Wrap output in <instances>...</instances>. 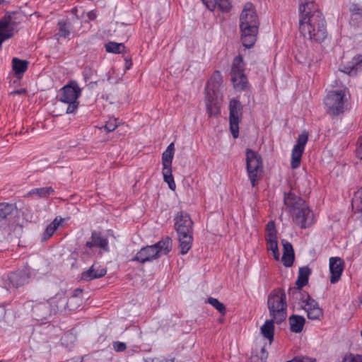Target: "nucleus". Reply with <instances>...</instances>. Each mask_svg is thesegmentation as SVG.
<instances>
[{"label":"nucleus","mask_w":362,"mask_h":362,"mask_svg":"<svg viewBox=\"0 0 362 362\" xmlns=\"http://www.w3.org/2000/svg\"><path fill=\"white\" fill-rule=\"evenodd\" d=\"M299 31L303 37L317 43L327 37V23L315 3L312 0H300L298 6Z\"/></svg>","instance_id":"f257e3e1"},{"label":"nucleus","mask_w":362,"mask_h":362,"mask_svg":"<svg viewBox=\"0 0 362 362\" xmlns=\"http://www.w3.org/2000/svg\"><path fill=\"white\" fill-rule=\"evenodd\" d=\"M240 39L246 48L252 47L259 31V21L255 6L251 2L245 4L239 18Z\"/></svg>","instance_id":"f03ea898"},{"label":"nucleus","mask_w":362,"mask_h":362,"mask_svg":"<svg viewBox=\"0 0 362 362\" xmlns=\"http://www.w3.org/2000/svg\"><path fill=\"white\" fill-rule=\"evenodd\" d=\"M175 230L177 233L180 253L185 255L191 249L193 242V221L185 211L177 212L174 218Z\"/></svg>","instance_id":"7ed1b4c3"},{"label":"nucleus","mask_w":362,"mask_h":362,"mask_svg":"<svg viewBox=\"0 0 362 362\" xmlns=\"http://www.w3.org/2000/svg\"><path fill=\"white\" fill-rule=\"evenodd\" d=\"M172 249V239L169 237L160 240L154 245L142 247L131 259L144 264L160 257L162 255H168Z\"/></svg>","instance_id":"20e7f679"},{"label":"nucleus","mask_w":362,"mask_h":362,"mask_svg":"<svg viewBox=\"0 0 362 362\" xmlns=\"http://www.w3.org/2000/svg\"><path fill=\"white\" fill-rule=\"evenodd\" d=\"M267 308L269 315L276 320V324H281L287 317L286 296L281 288L272 290L267 297Z\"/></svg>","instance_id":"39448f33"},{"label":"nucleus","mask_w":362,"mask_h":362,"mask_svg":"<svg viewBox=\"0 0 362 362\" xmlns=\"http://www.w3.org/2000/svg\"><path fill=\"white\" fill-rule=\"evenodd\" d=\"M81 89L76 81H71L63 86L57 95L59 100L63 103L68 104L66 110V114L74 113L79 105L78 98L81 96Z\"/></svg>","instance_id":"423d86ee"},{"label":"nucleus","mask_w":362,"mask_h":362,"mask_svg":"<svg viewBox=\"0 0 362 362\" xmlns=\"http://www.w3.org/2000/svg\"><path fill=\"white\" fill-rule=\"evenodd\" d=\"M326 112L332 118L345 112V94L342 90L329 91L324 99Z\"/></svg>","instance_id":"0eeeda50"},{"label":"nucleus","mask_w":362,"mask_h":362,"mask_svg":"<svg viewBox=\"0 0 362 362\" xmlns=\"http://www.w3.org/2000/svg\"><path fill=\"white\" fill-rule=\"evenodd\" d=\"M246 169L252 187L257 185V180L263 170L262 156L255 151L247 148L245 151Z\"/></svg>","instance_id":"6e6552de"},{"label":"nucleus","mask_w":362,"mask_h":362,"mask_svg":"<svg viewBox=\"0 0 362 362\" xmlns=\"http://www.w3.org/2000/svg\"><path fill=\"white\" fill-rule=\"evenodd\" d=\"M47 303L52 315H56L67 310H74L77 308L76 305L69 304V300L63 291H60L54 296L49 298Z\"/></svg>","instance_id":"1a4fd4ad"},{"label":"nucleus","mask_w":362,"mask_h":362,"mask_svg":"<svg viewBox=\"0 0 362 362\" xmlns=\"http://www.w3.org/2000/svg\"><path fill=\"white\" fill-rule=\"evenodd\" d=\"M229 124L233 138L239 136L240 117L243 114V106L237 99H232L229 103Z\"/></svg>","instance_id":"9d476101"},{"label":"nucleus","mask_w":362,"mask_h":362,"mask_svg":"<svg viewBox=\"0 0 362 362\" xmlns=\"http://www.w3.org/2000/svg\"><path fill=\"white\" fill-rule=\"evenodd\" d=\"M293 221L301 228H306L311 226L314 223V214L307 206L306 203L302 206L291 212Z\"/></svg>","instance_id":"9b49d317"},{"label":"nucleus","mask_w":362,"mask_h":362,"mask_svg":"<svg viewBox=\"0 0 362 362\" xmlns=\"http://www.w3.org/2000/svg\"><path fill=\"white\" fill-rule=\"evenodd\" d=\"M21 17L18 12H7L0 20V31L3 33H10L13 37L14 29L20 23Z\"/></svg>","instance_id":"f8f14e48"},{"label":"nucleus","mask_w":362,"mask_h":362,"mask_svg":"<svg viewBox=\"0 0 362 362\" xmlns=\"http://www.w3.org/2000/svg\"><path fill=\"white\" fill-rule=\"evenodd\" d=\"M266 229L267 232V235L266 238L267 249L269 250H272L274 259L276 260H279V252L276 235L277 232L274 222L273 221H270L267 223Z\"/></svg>","instance_id":"ddd939ff"},{"label":"nucleus","mask_w":362,"mask_h":362,"mask_svg":"<svg viewBox=\"0 0 362 362\" xmlns=\"http://www.w3.org/2000/svg\"><path fill=\"white\" fill-rule=\"evenodd\" d=\"M311 269L307 266L299 269L298 276L296 281L297 287L289 288L288 294L290 296L294 297L295 296L303 295L301 293L302 288L308 283L309 276L311 274Z\"/></svg>","instance_id":"4468645a"},{"label":"nucleus","mask_w":362,"mask_h":362,"mask_svg":"<svg viewBox=\"0 0 362 362\" xmlns=\"http://www.w3.org/2000/svg\"><path fill=\"white\" fill-rule=\"evenodd\" d=\"M329 272H330V283L334 284L337 283L344 269V262L339 257H332L329 258Z\"/></svg>","instance_id":"2eb2a0df"},{"label":"nucleus","mask_w":362,"mask_h":362,"mask_svg":"<svg viewBox=\"0 0 362 362\" xmlns=\"http://www.w3.org/2000/svg\"><path fill=\"white\" fill-rule=\"evenodd\" d=\"M109 243L107 238L101 232L93 230L91 233L90 240L87 241L86 246L88 248L98 247L105 252L109 251Z\"/></svg>","instance_id":"dca6fc26"},{"label":"nucleus","mask_w":362,"mask_h":362,"mask_svg":"<svg viewBox=\"0 0 362 362\" xmlns=\"http://www.w3.org/2000/svg\"><path fill=\"white\" fill-rule=\"evenodd\" d=\"M106 273V268L93 264L88 270L81 273V279L83 281H90L104 276Z\"/></svg>","instance_id":"f3484780"},{"label":"nucleus","mask_w":362,"mask_h":362,"mask_svg":"<svg viewBox=\"0 0 362 362\" xmlns=\"http://www.w3.org/2000/svg\"><path fill=\"white\" fill-rule=\"evenodd\" d=\"M362 71V54L354 56L352 59L344 65L341 71L349 75L355 76L358 71Z\"/></svg>","instance_id":"a211bd4d"},{"label":"nucleus","mask_w":362,"mask_h":362,"mask_svg":"<svg viewBox=\"0 0 362 362\" xmlns=\"http://www.w3.org/2000/svg\"><path fill=\"white\" fill-rule=\"evenodd\" d=\"M284 202L289 208L290 213L296 211L297 209L305 204L304 199L291 191L284 193Z\"/></svg>","instance_id":"6ab92c4d"},{"label":"nucleus","mask_w":362,"mask_h":362,"mask_svg":"<svg viewBox=\"0 0 362 362\" xmlns=\"http://www.w3.org/2000/svg\"><path fill=\"white\" fill-rule=\"evenodd\" d=\"M222 83L223 78L220 71H215L206 83V93L218 94Z\"/></svg>","instance_id":"aec40b11"},{"label":"nucleus","mask_w":362,"mask_h":362,"mask_svg":"<svg viewBox=\"0 0 362 362\" xmlns=\"http://www.w3.org/2000/svg\"><path fill=\"white\" fill-rule=\"evenodd\" d=\"M218 94L206 93V107L209 117H217L220 114Z\"/></svg>","instance_id":"412c9836"},{"label":"nucleus","mask_w":362,"mask_h":362,"mask_svg":"<svg viewBox=\"0 0 362 362\" xmlns=\"http://www.w3.org/2000/svg\"><path fill=\"white\" fill-rule=\"evenodd\" d=\"M202 1L211 11H214L216 6L223 13H228L231 9L230 0H204Z\"/></svg>","instance_id":"4be33fe9"},{"label":"nucleus","mask_w":362,"mask_h":362,"mask_svg":"<svg viewBox=\"0 0 362 362\" xmlns=\"http://www.w3.org/2000/svg\"><path fill=\"white\" fill-rule=\"evenodd\" d=\"M32 312L38 320H46L52 315L47 301L46 303H36L33 306Z\"/></svg>","instance_id":"5701e85b"},{"label":"nucleus","mask_w":362,"mask_h":362,"mask_svg":"<svg viewBox=\"0 0 362 362\" xmlns=\"http://www.w3.org/2000/svg\"><path fill=\"white\" fill-rule=\"evenodd\" d=\"M29 62L25 59H21L17 57L12 59V70L15 76L21 78L24 73L27 71Z\"/></svg>","instance_id":"b1692460"},{"label":"nucleus","mask_w":362,"mask_h":362,"mask_svg":"<svg viewBox=\"0 0 362 362\" xmlns=\"http://www.w3.org/2000/svg\"><path fill=\"white\" fill-rule=\"evenodd\" d=\"M54 194V189L52 187H45L40 188H34L30 190L25 195V197H37L40 199H47L50 195Z\"/></svg>","instance_id":"393cba45"},{"label":"nucleus","mask_w":362,"mask_h":362,"mask_svg":"<svg viewBox=\"0 0 362 362\" xmlns=\"http://www.w3.org/2000/svg\"><path fill=\"white\" fill-rule=\"evenodd\" d=\"M288 322L292 332L300 333L303 329L305 319L301 315H292L288 318Z\"/></svg>","instance_id":"a878e982"},{"label":"nucleus","mask_w":362,"mask_h":362,"mask_svg":"<svg viewBox=\"0 0 362 362\" xmlns=\"http://www.w3.org/2000/svg\"><path fill=\"white\" fill-rule=\"evenodd\" d=\"M231 79L233 83L234 88L238 91L246 90L249 88V83L246 75L243 74H238L231 76Z\"/></svg>","instance_id":"bb28decb"},{"label":"nucleus","mask_w":362,"mask_h":362,"mask_svg":"<svg viewBox=\"0 0 362 362\" xmlns=\"http://www.w3.org/2000/svg\"><path fill=\"white\" fill-rule=\"evenodd\" d=\"M274 322H276V320L272 317L271 319L266 320L261 327L262 334L264 337L267 339L270 343L274 339Z\"/></svg>","instance_id":"cd10ccee"},{"label":"nucleus","mask_w":362,"mask_h":362,"mask_svg":"<svg viewBox=\"0 0 362 362\" xmlns=\"http://www.w3.org/2000/svg\"><path fill=\"white\" fill-rule=\"evenodd\" d=\"M16 211L15 204L6 202L0 203V222L8 220Z\"/></svg>","instance_id":"c85d7f7f"},{"label":"nucleus","mask_w":362,"mask_h":362,"mask_svg":"<svg viewBox=\"0 0 362 362\" xmlns=\"http://www.w3.org/2000/svg\"><path fill=\"white\" fill-rule=\"evenodd\" d=\"M175 153L174 143H171L168 145L165 151L162 154V165L163 168H171L172 161L173 159Z\"/></svg>","instance_id":"c756f323"},{"label":"nucleus","mask_w":362,"mask_h":362,"mask_svg":"<svg viewBox=\"0 0 362 362\" xmlns=\"http://www.w3.org/2000/svg\"><path fill=\"white\" fill-rule=\"evenodd\" d=\"M245 63L242 56L235 57L233 61L231 66V76L244 73Z\"/></svg>","instance_id":"7c9ffc66"},{"label":"nucleus","mask_w":362,"mask_h":362,"mask_svg":"<svg viewBox=\"0 0 362 362\" xmlns=\"http://www.w3.org/2000/svg\"><path fill=\"white\" fill-rule=\"evenodd\" d=\"M63 219L60 218L58 220V218H55L52 222H51L45 228L43 235H42V240H46L49 239L52 235L54 233L59 226L62 222Z\"/></svg>","instance_id":"2f4dec72"},{"label":"nucleus","mask_w":362,"mask_h":362,"mask_svg":"<svg viewBox=\"0 0 362 362\" xmlns=\"http://www.w3.org/2000/svg\"><path fill=\"white\" fill-rule=\"evenodd\" d=\"M105 50L109 53L120 54L125 52L126 47L123 43L108 42L105 44Z\"/></svg>","instance_id":"473e14b6"},{"label":"nucleus","mask_w":362,"mask_h":362,"mask_svg":"<svg viewBox=\"0 0 362 362\" xmlns=\"http://www.w3.org/2000/svg\"><path fill=\"white\" fill-rule=\"evenodd\" d=\"M303 150L293 146L291 153V166L293 169H296L300 166L301 157L303 153Z\"/></svg>","instance_id":"72a5a7b5"},{"label":"nucleus","mask_w":362,"mask_h":362,"mask_svg":"<svg viewBox=\"0 0 362 362\" xmlns=\"http://www.w3.org/2000/svg\"><path fill=\"white\" fill-rule=\"evenodd\" d=\"M59 32L57 35L64 38H69L71 35V24L69 22L59 21L58 22Z\"/></svg>","instance_id":"f704fd0d"},{"label":"nucleus","mask_w":362,"mask_h":362,"mask_svg":"<svg viewBox=\"0 0 362 362\" xmlns=\"http://www.w3.org/2000/svg\"><path fill=\"white\" fill-rule=\"evenodd\" d=\"M162 174L163 176V180L165 182L168 183V187L170 189L175 190L176 187L175 182L174 181V178L172 174V168H163Z\"/></svg>","instance_id":"c9c22d12"},{"label":"nucleus","mask_w":362,"mask_h":362,"mask_svg":"<svg viewBox=\"0 0 362 362\" xmlns=\"http://www.w3.org/2000/svg\"><path fill=\"white\" fill-rule=\"evenodd\" d=\"M306 296V298L302 300V308L307 310H313L315 309V308H320L318 303L313 298H312L308 293L305 294Z\"/></svg>","instance_id":"e433bc0d"},{"label":"nucleus","mask_w":362,"mask_h":362,"mask_svg":"<svg viewBox=\"0 0 362 362\" xmlns=\"http://www.w3.org/2000/svg\"><path fill=\"white\" fill-rule=\"evenodd\" d=\"M351 205L356 211L362 213V188L355 192Z\"/></svg>","instance_id":"4c0bfd02"},{"label":"nucleus","mask_w":362,"mask_h":362,"mask_svg":"<svg viewBox=\"0 0 362 362\" xmlns=\"http://www.w3.org/2000/svg\"><path fill=\"white\" fill-rule=\"evenodd\" d=\"M207 302L216 308L221 315H224L226 313V308L223 303L220 302L217 298L209 297Z\"/></svg>","instance_id":"58836bf2"},{"label":"nucleus","mask_w":362,"mask_h":362,"mask_svg":"<svg viewBox=\"0 0 362 362\" xmlns=\"http://www.w3.org/2000/svg\"><path fill=\"white\" fill-rule=\"evenodd\" d=\"M308 140V133L305 131L303 132L298 138L296 144L294 145L298 148L303 149L304 151L305 146Z\"/></svg>","instance_id":"ea45409f"},{"label":"nucleus","mask_w":362,"mask_h":362,"mask_svg":"<svg viewBox=\"0 0 362 362\" xmlns=\"http://www.w3.org/2000/svg\"><path fill=\"white\" fill-rule=\"evenodd\" d=\"M307 317L312 320H320L323 316V310L320 308H315L313 310H307Z\"/></svg>","instance_id":"a19ab883"},{"label":"nucleus","mask_w":362,"mask_h":362,"mask_svg":"<svg viewBox=\"0 0 362 362\" xmlns=\"http://www.w3.org/2000/svg\"><path fill=\"white\" fill-rule=\"evenodd\" d=\"M9 281L13 285V286L16 288H18L21 285H23V281L21 279V276H20V274L18 273H12L9 277Z\"/></svg>","instance_id":"79ce46f5"},{"label":"nucleus","mask_w":362,"mask_h":362,"mask_svg":"<svg viewBox=\"0 0 362 362\" xmlns=\"http://www.w3.org/2000/svg\"><path fill=\"white\" fill-rule=\"evenodd\" d=\"M281 260L285 267H291L294 261V253L283 254Z\"/></svg>","instance_id":"37998d69"},{"label":"nucleus","mask_w":362,"mask_h":362,"mask_svg":"<svg viewBox=\"0 0 362 362\" xmlns=\"http://www.w3.org/2000/svg\"><path fill=\"white\" fill-rule=\"evenodd\" d=\"M268 356V354L265 350L264 347L261 349L260 356H253L252 357V362H267V358Z\"/></svg>","instance_id":"c03bdc74"},{"label":"nucleus","mask_w":362,"mask_h":362,"mask_svg":"<svg viewBox=\"0 0 362 362\" xmlns=\"http://www.w3.org/2000/svg\"><path fill=\"white\" fill-rule=\"evenodd\" d=\"M342 362H362V356L358 354H349L344 356Z\"/></svg>","instance_id":"a18cd8bd"},{"label":"nucleus","mask_w":362,"mask_h":362,"mask_svg":"<svg viewBox=\"0 0 362 362\" xmlns=\"http://www.w3.org/2000/svg\"><path fill=\"white\" fill-rule=\"evenodd\" d=\"M117 119H110L104 126L105 129L107 132H113L117 127Z\"/></svg>","instance_id":"49530a36"},{"label":"nucleus","mask_w":362,"mask_h":362,"mask_svg":"<svg viewBox=\"0 0 362 362\" xmlns=\"http://www.w3.org/2000/svg\"><path fill=\"white\" fill-rule=\"evenodd\" d=\"M281 242L284 249L283 254L294 253V250L291 243H290L288 241L286 240H282Z\"/></svg>","instance_id":"de8ad7c7"},{"label":"nucleus","mask_w":362,"mask_h":362,"mask_svg":"<svg viewBox=\"0 0 362 362\" xmlns=\"http://www.w3.org/2000/svg\"><path fill=\"white\" fill-rule=\"evenodd\" d=\"M350 11L353 16H358L362 17V6L358 4H353L350 8Z\"/></svg>","instance_id":"09e8293b"},{"label":"nucleus","mask_w":362,"mask_h":362,"mask_svg":"<svg viewBox=\"0 0 362 362\" xmlns=\"http://www.w3.org/2000/svg\"><path fill=\"white\" fill-rule=\"evenodd\" d=\"M112 346L114 350L117 352L124 351L127 349L126 344L121 341H114Z\"/></svg>","instance_id":"8fccbe9b"},{"label":"nucleus","mask_w":362,"mask_h":362,"mask_svg":"<svg viewBox=\"0 0 362 362\" xmlns=\"http://www.w3.org/2000/svg\"><path fill=\"white\" fill-rule=\"evenodd\" d=\"M151 362H175L174 358H167L165 356H158L151 358Z\"/></svg>","instance_id":"3c124183"},{"label":"nucleus","mask_w":362,"mask_h":362,"mask_svg":"<svg viewBox=\"0 0 362 362\" xmlns=\"http://www.w3.org/2000/svg\"><path fill=\"white\" fill-rule=\"evenodd\" d=\"M295 362H316V360L306 356H297L294 358Z\"/></svg>","instance_id":"603ef678"},{"label":"nucleus","mask_w":362,"mask_h":362,"mask_svg":"<svg viewBox=\"0 0 362 362\" xmlns=\"http://www.w3.org/2000/svg\"><path fill=\"white\" fill-rule=\"evenodd\" d=\"M356 154L357 156L362 160V136L359 138L358 141V146L356 148Z\"/></svg>","instance_id":"864d4df0"},{"label":"nucleus","mask_w":362,"mask_h":362,"mask_svg":"<svg viewBox=\"0 0 362 362\" xmlns=\"http://www.w3.org/2000/svg\"><path fill=\"white\" fill-rule=\"evenodd\" d=\"M82 293V290L80 288H76L74 291L73 294L71 298H68L69 300V304H72V301L76 299V298Z\"/></svg>","instance_id":"5fc2aeb1"},{"label":"nucleus","mask_w":362,"mask_h":362,"mask_svg":"<svg viewBox=\"0 0 362 362\" xmlns=\"http://www.w3.org/2000/svg\"><path fill=\"white\" fill-rule=\"evenodd\" d=\"M87 16L89 20L94 21L97 17L96 11L95 10L89 11L87 14Z\"/></svg>","instance_id":"6e6d98bb"},{"label":"nucleus","mask_w":362,"mask_h":362,"mask_svg":"<svg viewBox=\"0 0 362 362\" xmlns=\"http://www.w3.org/2000/svg\"><path fill=\"white\" fill-rule=\"evenodd\" d=\"M25 90L24 89H21L20 90H17V91H15L14 93H25Z\"/></svg>","instance_id":"4d7b16f0"},{"label":"nucleus","mask_w":362,"mask_h":362,"mask_svg":"<svg viewBox=\"0 0 362 362\" xmlns=\"http://www.w3.org/2000/svg\"><path fill=\"white\" fill-rule=\"evenodd\" d=\"M296 361L293 359H292L291 361H287V362H295Z\"/></svg>","instance_id":"13d9d810"},{"label":"nucleus","mask_w":362,"mask_h":362,"mask_svg":"<svg viewBox=\"0 0 362 362\" xmlns=\"http://www.w3.org/2000/svg\"><path fill=\"white\" fill-rule=\"evenodd\" d=\"M131 64H132L130 63V64H129V65H131ZM129 66H127V69H129Z\"/></svg>","instance_id":"bf43d9fd"}]
</instances>
